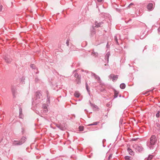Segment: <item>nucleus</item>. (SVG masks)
Wrapping results in <instances>:
<instances>
[{"label": "nucleus", "instance_id": "obj_1", "mask_svg": "<svg viewBox=\"0 0 160 160\" xmlns=\"http://www.w3.org/2000/svg\"><path fill=\"white\" fill-rule=\"evenodd\" d=\"M157 139L155 135H152L150 138L149 141L147 142V145L150 149L154 148L157 144Z\"/></svg>", "mask_w": 160, "mask_h": 160}, {"label": "nucleus", "instance_id": "obj_2", "mask_svg": "<svg viewBox=\"0 0 160 160\" xmlns=\"http://www.w3.org/2000/svg\"><path fill=\"white\" fill-rule=\"evenodd\" d=\"M42 98V95L40 92H37L35 94V100L36 101L35 103L36 104L39 103L40 102V100L38 99H41Z\"/></svg>", "mask_w": 160, "mask_h": 160}, {"label": "nucleus", "instance_id": "obj_3", "mask_svg": "<svg viewBox=\"0 0 160 160\" xmlns=\"http://www.w3.org/2000/svg\"><path fill=\"white\" fill-rule=\"evenodd\" d=\"M3 59L7 63H10L12 60V57L9 55H6L3 57Z\"/></svg>", "mask_w": 160, "mask_h": 160}, {"label": "nucleus", "instance_id": "obj_4", "mask_svg": "<svg viewBox=\"0 0 160 160\" xmlns=\"http://www.w3.org/2000/svg\"><path fill=\"white\" fill-rule=\"evenodd\" d=\"M154 8L153 4L152 3H149L147 6V9L149 11H152Z\"/></svg>", "mask_w": 160, "mask_h": 160}, {"label": "nucleus", "instance_id": "obj_5", "mask_svg": "<svg viewBox=\"0 0 160 160\" xmlns=\"http://www.w3.org/2000/svg\"><path fill=\"white\" fill-rule=\"evenodd\" d=\"M11 90L14 98H15V95L16 93V88L15 86H12L11 88Z\"/></svg>", "mask_w": 160, "mask_h": 160}, {"label": "nucleus", "instance_id": "obj_6", "mask_svg": "<svg viewBox=\"0 0 160 160\" xmlns=\"http://www.w3.org/2000/svg\"><path fill=\"white\" fill-rule=\"evenodd\" d=\"M135 149L137 151L141 152L143 150V148L141 146H137L136 147Z\"/></svg>", "mask_w": 160, "mask_h": 160}, {"label": "nucleus", "instance_id": "obj_7", "mask_svg": "<svg viewBox=\"0 0 160 160\" xmlns=\"http://www.w3.org/2000/svg\"><path fill=\"white\" fill-rule=\"evenodd\" d=\"M46 94L47 96L46 103L48 106V105L50 104V96L49 95V93L48 91H47Z\"/></svg>", "mask_w": 160, "mask_h": 160}, {"label": "nucleus", "instance_id": "obj_8", "mask_svg": "<svg viewBox=\"0 0 160 160\" xmlns=\"http://www.w3.org/2000/svg\"><path fill=\"white\" fill-rule=\"evenodd\" d=\"M103 23L104 22L103 21L101 22H98V21H96L95 22V27L98 28L101 26H102Z\"/></svg>", "mask_w": 160, "mask_h": 160}, {"label": "nucleus", "instance_id": "obj_9", "mask_svg": "<svg viewBox=\"0 0 160 160\" xmlns=\"http://www.w3.org/2000/svg\"><path fill=\"white\" fill-rule=\"evenodd\" d=\"M26 138L25 137H22L20 140L19 141L20 144L21 145L26 141Z\"/></svg>", "mask_w": 160, "mask_h": 160}, {"label": "nucleus", "instance_id": "obj_10", "mask_svg": "<svg viewBox=\"0 0 160 160\" xmlns=\"http://www.w3.org/2000/svg\"><path fill=\"white\" fill-rule=\"evenodd\" d=\"M12 144L13 146L19 145H21L19 141L14 140L12 142Z\"/></svg>", "mask_w": 160, "mask_h": 160}, {"label": "nucleus", "instance_id": "obj_11", "mask_svg": "<svg viewBox=\"0 0 160 160\" xmlns=\"http://www.w3.org/2000/svg\"><path fill=\"white\" fill-rule=\"evenodd\" d=\"M19 118H22L23 117V115L22 113V109L20 107H19Z\"/></svg>", "mask_w": 160, "mask_h": 160}, {"label": "nucleus", "instance_id": "obj_12", "mask_svg": "<svg viewBox=\"0 0 160 160\" xmlns=\"http://www.w3.org/2000/svg\"><path fill=\"white\" fill-rule=\"evenodd\" d=\"M110 55V52L109 51L106 54L105 56V59H107V62L108 63L109 61V58Z\"/></svg>", "mask_w": 160, "mask_h": 160}, {"label": "nucleus", "instance_id": "obj_13", "mask_svg": "<svg viewBox=\"0 0 160 160\" xmlns=\"http://www.w3.org/2000/svg\"><path fill=\"white\" fill-rule=\"evenodd\" d=\"M127 151L130 155H134V152L131 148H128L127 149Z\"/></svg>", "mask_w": 160, "mask_h": 160}, {"label": "nucleus", "instance_id": "obj_14", "mask_svg": "<svg viewBox=\"0 0 160 160\" xmlns=\"http://www.w3.org/2000/svg\"><path fill=\"white\" fill-rule=\"evenodd\" d=\"M114 98H117L118 96V94L119 93V92L116 90L114 89Z\"/></svg>", "mask_w": 160, "mask_h": 160}, {"label": "nucleus", "instance_id": "obj_15", "mask_svg": "<svg viewBox=\"0 0 160 160\" xmlns=\"http://www.w3.org/2000/svg\"><path fill=\"white\" fill-rule=\"evenodd\" d=\"M91 55L94 57H97L98 55V53L97 52H94V50H93L91 52Z\"/></svg>", "mask_w": 160, "mask_h": 160}, {"label": "nucleus", "instance_id": "obj_16", "mask_svg": "<svg viewBox=\"0 0 160 160\" xmlns=\"http://www.w3.org/2000/svg\"><path fill=\"white\" fill-rule=\"evenodd\" d=\"M74 96L77 98H79L80 96V94L78 91H76L75 92Z\"/></svg>", "mask_w": 160, "mask_h": 160}, {"label": "nucleus", "instance_id": "obj_17", "mask_svg": "<svg viewBox=\"0 0 160 160\" xmlns=\"http://www.w3.org/2000/svg\"><path fill=\"white\" fill-rule=\"evenodd\" d=\"M126 85L124 83H122L120 85V87L122 89H124L125 88Z\"/></svg>", "mask_w": 160, "mask_h": 160}, {"label": "nucleus", "instance_id": "obj_18", "mask_svg": "<svg viewBox=\"0 0 160 160\" xmlns=\"http://www.w3.org/2000/svg\"><path fill=\"white\" fill-rule=\"evenodd\" d=\"M118 78V75H115L114 74V75L113 76V79H112V81L113 82L115 81H116L117 80Z\"/></svg>", "mask_w": 160, "mask_h": 160}, {"label": "nucleus", "instance_id": "obj_19", "mask_svg": "<svg viewBox=\"0 0 160 160\" xmlns=\"http://www.w3.org/2000/svg\"><path fill=\"white\" fill-rule=\"evenodd\" d=\"M89 102H90V104L91 105V106L95 108H96L98 109H99L98 107L95 104H93L91 102H90V101H89Z\"/></svg>", "mask_w": 160, "mask_h": 160}, {"label": "nucleus", "instance_id": "obj_20", "mask_svg": "<svg viewBox=\"0 0 160 160\" xmlns=\"http://www.w3.org/2000/svg\"><path fill=\"white\" fill-rule=\"evenodd\" d=\"M153 156L152 155H149L148 156V157L146 158L148 160H151L153 158Z\"/></svg>", "mask_w": 160, "mask_h": 160}, {"label": "nucleus", "instance_id": "obj_21", "mask_svg": "<svg viewBox=\"0 0 160 160\" xmlns=\"http://www.w3.org/2000/svg\"><path fill=\"white\" fill-rule=\"evenodd\" d=\"M57 127L62 130H64L65 129V127H63L62 125H59Z\"/></svg>", "mask_w": 160, "mask_h": 160}, {"label": "nucleus", "instance_id": "obj_22", "mask_svg": "<svg viewBox=\"0 0 160 160\" xmlns=\"http://www.w3.org/2000/svg\"><path fill=\"white\" fill-rule=\"evenodd\" d=\"M114 41H115V42H116V44L118 45L119 43L118 42V38H117V37L116 36H114Z\"/></svg>", "mask_w": 160, "mask_h": 160}, {"label": "nucleus", "instance_id": "obj_23", "mask_svg": "<svg viewBox=\"0 0 160 160\" xmlns=\"http://www.w3.org/2000/svg\"><path fill=\"white\" fill-rule=\"evenodd\" d=\"M147 33V32H146L145 31L142 32L141 36H140L141 38L142 37V38L144 37L146 35Z\"/></svg>", "mask_w": 160, "mask_h": 160}, {"label": "nucleus", "instance_id": "obj_24", "mask_svg": "<svg viewBox=\"0 0 160 160\" xmlns=\"http://www.w3.org/2000/svg\"><path fill=\"white\" fill-rule=\"evenodd\" d=\"M131 158H132L131 157L128 156H125L124 157L125 160H131Z\"/></svg>", "mask_w": 160, "mask_h": 160}, {"label": "nucleus", "instance_id": "obj_25", "mask_svg": "<svg viewBox=\"0 0 160 160\" xmlns=\"http://www.w3.org/2000/svg\"><path fill=\"white\" fill-rule=\"evenodd\" d=\"M76 82L78 84H79L81 83V80L80 77L77 78V79L76 80Z\"/></svg>", "mask_w": 160, "mask_h": 160}, {"label": "nucleus", "instance_id": "obj_26", "mask_svg": "<svg viewBox=\"0 0 160 160\" xmlns=\"http://www.w3.org/2000/svg\"><path fill=\"white\" fill-rule=\"evenodd\" d=\"M86 89L88 93H90V90H89V89L88 87V85L87 82L86 83Z\"/></svg>", "mask_w": 160, "mask_h": 160}, {"label": "nucleus", "instance_id": "obj_27", "mask_svg": "<svg viewBox=\"0 0 160 160\" xmlns=\"http://www.w3.org/2000/svg\"><path fill=\"white\" fill-rule=\"evenodd\" d=\"M92 76H93L96 79H97L98 77V76L96 75L95 73H92Z\"/></svg>", "mask_w": 160, "mask_h": 160}, {"label": "nucleus", "instance_id": "obj_28", "mask_svg": "<svg viewBox=\"0 0 160 160\" xmlns=\"http://www.w3.org/2000/svg\"><path fill=\"white\" fill-rule=\"evenodd\" d=\"M30 67L34 69H35L36 68V66L34 64H31L30 65Z\"/></svg>", "mask_w": 160, "mask_h": 160}, {"label": "nucleus", "instance_id": "obj_29", "mask_svg": "<svg viewBox=\"0 0 160 160\" xmlns=\"http://www.w3.org/2000/svg\"><path fill=\"white\" fill-rule=\"evenodd\" d=\"M47 105L46 104L44 103L42 105V108L43 109L47 108Z\"/></svg>", "mask_w": 160, "mask_h": 160}, {"label": "nucleus", "instance_id": "obj_30", "mask_svg": "<svg viewBox=\"0 0 160 160\" xmlns=\"http://www.w3.org/2000/svg\"><path fill=\"white\" fill-rule=\"evenodd\" d=\"M125 122H123V120L122 119H121L119 121V124L120 125H122L123 124H125Z\"/></svg>", "mask_w": 160, "mask_h": 160}, {"label": "nucleus", "instance_id": "obj_31", "mask_svg": "<svg viewBox=\"0 0 160 160\" xmlns=\"http://www.w3.org/2000/svg\"><path fill=\"white\" fill-rule=\"evenodd\" d=\"M98 124V122H94L93 123H92L89 124L88 125L89 126L95 125H97Z\"/></svg>", "mask_w": 160, "mask_h": 160}, {"label": "nucleus", "instance_id": "obj_32", "mask_svg": "<svg viewBox=\"0 0 160 160\" xmlns=\"http://www.w3.org/2000/svg\"><path fill=\"white\" fill-rule=\"evenodd\" d=\"M41 111L43 112L46 113L48 111V110L47 108H45L44 109H43V110H42Z\"/></svg>", "mask_w": 160, "mask_h": 160}, {"label": "nucleus", "instance_id": "obj_33", "mask_svg": "<svg viewBox=\"0 0 160 160\" xmlns=\"http://www.w3.org/2000/svg\"><path fill=\"white\" fill-rule=\"evenodd\" d=\"M74 77L76 78H78L79 77L78 75V74L77 73H75V74L74 75Z\"/></svg>", "mask_w": 160, "mask_h": 160}, {"label": "nucleus", "instance_id": "obj_34", "mask_svg": "<svg viewBox=\"0 0 160 160\" xmlns=\"http://www.w3.org/2000/svg\"><path fill=\"white\" fill-rule=\"evenodd\" d=\"M83 127L82 126H80L79 127V129L80 131H83Z\"/></svg>", "mask_w": 160, "mask_h": 160}, {"label": "nucleus", "instance_id": "obj_35", "mask_svg": "<svg viewBox=\"0 0 160 160\" xmlns=\"http://www.w3.org/2000/svg\"><path fill=\"white\" fill-rule=\"evenodd\" d=\"M97 79L98 80V82H99V83H101L102 81L100 79V78L99 76Z\"/></svg>", "mask_w": 160, "mask_h": 160}, {"label": "nucleus", "instance_id": "obj_36", "mask_svg": "<svg viewBox=\"0 0 160 160\" xmlns=\"http://www.w3.org/2000/svg\"><path fill=\"white\" fill-rule=\"evenodd\" d=\"M159 113H160V111H158L157 112V113L156 114V117H157V118H158L159 117Z\"/></svg>", "mask_w": 160, "mask_h": 160}, {"label": "nucleus", "instance_id": "obj_37", "mask_svg": "<svg viewBox=\"0 0 160 160\" xmlns=\"http://www.w3.org/2000/svg\"><path fill=\"white\" fill-rule=\"evenodd\" d=\"M153 90L152 89V90H149V91H147L145 93H143V94H144V95H147V94H148V93L149 92H151V91H153Z\"/></svg>", "mask_w": 160, "mask_h": 160}, {"label": "nucleus", "instance_id": "obj_38", "mask_svg": "<svg viewBox=\"0 0 160 160\" xmlns=\"http://www.w3.org/2000/svg\"><path fill=\"white\" fill-rule=\"evenodd\" d=\"M114 74H111V75H110L109 76V78H112V79H113V76Z\"/></svg>", "mask_w": 160, "mask_h": 160}, {"label": "nucleus", "instance_id": "obj_39", "mask_svg": "<svg viewBox=\"0 0 160 160\" xmlns=\"http://www.w3.org/2000/svg\"><path fill=\"white\" fill-rule=\"evenodd\" d=\"M69 39H67V40L66 42V43L67 46H69Z\"/></svg>", "mask_w": 160, "mask_h": 160}, {"label": "nucleus", "instance_id": "obj_40", "mask_svg": "<svg viewBox=\"0 0 160 160\" xmlns=\"http://www.w3.org/2000/svg\"><path fill=\"white\" fill-rule=\"evenodd\" d=\"M112 154H110L109 155V156H108V159H110V158L112 157Z\"/></svg>", "mask_w": 160, "mask_h": 160}, {"label": "nucleus", "instance_id": "obj_41", "mask_svg": "<svg viewBox=\"0 0 160 160\" xmlns=\"http://www.w3.org/2000/svg\"><path fill=\"white\" fill-rule=\"evenodd\" d=\"M138 139V138H133L132 139V140L133 141H136Z\"/></svg>", "mask_w": 160, "mask_h": 160}, {"label": "nucleus", "instance_id": "obj_42", "mask_svg": "<svg viewBox=\"0 0 160 160\" xmlns=\"http://www.w3.org/2000/svg\"><path fill=\"white\" fill-rule=\"evenodd\" d=\"M2 6L1 5L0 6V12L2 11Z\"/></svg>", "mask_w": 160, "mask_h": 160}, {"label": "nucleus", "instance_id": "obj_43", "mask_svg": "<svg viewBox=\"0 0 160 160\" xmlns=\"http://www.w3.org/2000/svg\"><path fill=\"white\" fill-rule=\"evenodd\" d=\"M95 34V32L94 31H91V34Z\"/></svg>", "mask_w": 160, "mask_h": 160}, {"label": "nucleus", "instance_id": "obj_44", "mask_svg": "<svg viewBox=\"0 0 160 160\" xmlns=\"http://www.w3.org/2000/svg\"><path fill=\"white\" fill-rule=\"evenodd\" d=\"M131 21V19H129V20L128 22L127 21H125V22H126V23H128V22Z\"/></svg>", "mask_w": 160, "mask_h": 160}, {"label": "nucleus", "instance_id": "obj_45", "mask_svg": "<svg viewBox=\"0 0 160 160\" xmlns=\"http://www.w3.org/2000/svg\"><path fill=\"white\" fill-rule=\"evenodd\" d=\"M35 80L36 81H38V78H35Z\"/></svg>", "mask_w": 160, "mask_h": 160}, {"label": "nucleus", "instance_id": "obj_46", "mask_svg": "<svg viewBox=\"0 0 160 160\" xmlns=\"http://www.w3.org/2000/svg\"><path fill=\"white\" fill-rule=\"evenodd\" d=\"M99 2H102V0H97Z\"/></svg>", "mask_w": 160, "mask_h": 160}, {"label": "nucleus", "instance_id": "obj_47", "mask_svg": "<svg viewBox=\"0 0 160 160\" xmlns=\"http://www.w3.org/2000/svg\"><path fill=\"white\" fill-rule=\"evenodd\" d=\"M156 125L158 127H159L160 126V125L158 124H156Z\"/></svg>", "mask_w": 160, "mask_h": 160}, {"label": "nucleus", "instance_id": "obj_48", "mask_svg": "<svg viewBox=\"0 0 160 160\" xmlns=\"http://www.w3.org/2000/svg\"><path fill=\"white\" fill-rule=\"evenodd\" d=\"M22 132L23 133L24 132V129H23V128H22Z\"/></svg>", "mask_w": 160, "mask_h": 160}, {"label": "nucleus", "instance_id": "obj_49", "mask_svg": "<svg viewBox=\"0 0 160 160\" xmlns=\"http://www.w3.org/2000/svg\"><path fill=\"white\" fill-rule=\"evenodd\" d=\"M142 24H143V26H145L146 27H147V26H146V24H144V23H142Z\"/></svg>", "mask_w": 160, "mask_h": 160}, {"label": "nucleus", "instance_id": "obj_50", "mask_svg": "<svg viewBox=\"0 0 160 160\" xmlns=\"http://www.w3.org/2000/svg\"><path fill=\"white\" fill-rule=\"evenodd\" d=\"M109 106V104H107V107H108Z\"/></svg>", "mask_w": 160, "mask_h": 160}, {"label": "nucleus", "instance_id": "obj_51", "mask_svg": "<svg viewBox=\"0 0 160 160\" xmlns=\"http://www.w3.org/2000/svg\"><path fill=\"white\" fill-rule=\"evenodd\" d=\"M106 47H107V48H108V43H107V46H106Z\"/></svg>", "mask_w": 160, "mask_h": 160}, {"label": "nucleus", "instance_id": "obj_52", "mask_svg": "<svg viewBox=\"0 0 160 160\" xmlns=\"http://www.w3.org/2000/svg\"><path fill=\"white\" fill-rule=\"evenodd\" d=\"M119 9H117V10L118 11H119Z\"/></svg>", "mask_w": 160, "mask_h": 160}, {"label": "nucleus", "instance_id": "obj_53", "mask_svg": "<svg viewBox=\"0 0 160 160\" xmlns=\"http://www.w3.org/2000/svg\"><path fill=\"white\" fill-rule=\"evenodd\" d=\"M32 103H34V101H33V102H32Z\"/></svg>", "mask_w": 160, "mask_h": 160}, {"label": "nucleus", "instance_id": "obj_54", "mask_svg": "<svg viewBox=\"0 0 160 160\" xmlns=\"http://www.w3.org/2000/svg\"><path fill=\"white\" fill-rule=\"evenodd\" d=\"M119 96L120 97H121V95H120Z\"/></svg>", "mask_w": 160, "mask_h": 160}, {"label": "nucleus", "instance_id": "obj_55", "mask_svg": "<svg viewBox=\"0 0 160 160\" xmlns=\"http://www.w3.org/2000/svg\"><path fill=\"white\" fill-rule=\"evenodd\" d=\"M103 140H104V141H105V139H104H104H103Z\"/></svg>", "mask_w": 160, "mask_h": 160}, {"label": "nucleus", "instance_id": "obj_56", "mask_svg": "<svg viewBox=\"0 0 160 160\" xmlns=\"http://www.w3.org/2000/svg\"><path fill=\"white\" fill-rule=\"evenodd\" d=\"M103 140H104V141H105V139H104H104H103Z\"/></svg>", "mask_w": 160, "mask_h": 160}, {"label": "nucleus", "instance_id": "obj_57", "mask_svg": "<svg viewBox=\"0 0 160 160\" xmlns=\"http://www.w3.org/2000/svg\"><path fill=\"white\" fill-rule=\"evenodd\" d=\"M103 140H104V141H105V139H104H104H103Z\"/></svg>", "mask_w": 160, "mask_h": 160}, {"label": "nucleus", "instance_id": "obj_58", "mask_svg": "<svg viewBox=\"0 0 160 160\" xmlns=\"http://www.w3.org/2000/svg\"><path fill=\"white\" fill-rule=\"evenodd\" d=\"M85 110L86 111H87L86 109H85Z\"/></svg>", "mask_w": 160, "mask_h": 160}, {"label": "nucleus", "instance_id": "obj_59", "mask_svg": "<svg viewBox=\"0 0 160 160\" xmlns=\"http://www.w3.org/2000/svg\"><path fill=\"white\" fill-rule=\"evenodd\" d=\"M38 72H36V73H38Z\"/></svg>", "mask_w": 160, "mask_h": 160}]
</instances>
